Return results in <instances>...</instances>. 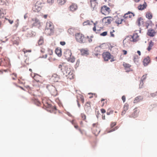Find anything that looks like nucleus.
Masks as SVG:
<instances>
[{"label": "nucleus", "instance_id": "79ce46f5", "mask_svg": "<svg viewBox=\"0 0 157 157\" xmlns=\"http://www.w3.org/2000/svg\"><path fill=\"white\" fill-rule=\"evenodd\" d=\"M91 107L90 106V102H86L85 106V108L86 109H89V108H90Z\"/></svg>", "mask_w": 157, "mask_h": 157}, {"label": "nucleus", "instance_id": "c85d7f7f", "mask_svg": "<svg viewBox=\"0 0 157 157\" xmlns=\"http://www.w3.org/2000/svg\"><path fill=\"white\" fill-rule=\"evenodd\" d=\"M67 0H57V3L59 6L64 5L66 2Z\"/></svg>", "mask_w": 157, "mask_h": 157}, {"label": "nucleus", "instance_id": "39448f33", "mask_svg": "<svg viewBox=\"0 0 157 157\" xmlns=\"http://www.w3.org/2000/svg\"><path fill=\"white\" fill-rule=\"evenodd\" d=\"M33 78L36 81V82L34 83V85H33V91H39L40 90V89L39 86H36L35 85L38 84L39 85V83L40 84L41 83L40 79L41 78L40 76H39L37 75H35L34 76Z\"/></svg>", "mask_w": 157, "mask_h": 157}, {"label": "nucleus", "instance_id": "dca6fc26", "mask_svg": "<svg viewBox=\"0 0 157 157\" xmlns=\"http://www.w3.org/2000/svg\"><path fill=\"white\" fill-rule=\"evenodd\" d=\"M103 58L105 61H108L111 58V55L108 52H104L102 54Z\"/></svg>", "mask_w": 157, "mask_h": 157}, {"label": "nucleus", "instance_id": "cd10ccee", "mask_svg": "<svg viewBox=\"0 0 157 157\" xmlns=\"http://www.w3.org/2000/svg\"><path fill=\"white\" fill-rule=\"evenodd\" d=\"M128 105L127 103H125L124 104L123 107V111L122 112V115L124 114L125 113L126 111L128 110Z\"/></svg>", "mask_w": 157, "mask_h": 157}, {"label": "nucleus", "instance_id": "c03bdc74", "mask_svg": "<svg viewBox=\"0 0 157 157\" xmlns=\"http://www.w3.org/2000/svg\"><path fill=\"white\" fill-rule=\"evenodd\" d=\"M22 51L24 52V54L25 55V56H27L28 55H27L26 54V53H27L28 52H31V50H27L25 49L24 48L22 50Z\"/></svg>", "mask_w": 157, "mask_h": 157}, {"label": "nucleus", "instance_id": "e433bc0d", "mask_svg": "<svg viewBox=\"0 0 157 157\" xmlns=\"http://www.w3.org/2000/svg\"><path fill=\"white\" fill-rule=\"evenodd\" d=\"M154 44V43L152 41H151L149 42V46L147 48V50L148 51H150L152 48V47H153Z\"/></svg>", "mask_w": 157, "mask_h": 157}, {"label": "nucleus", "instance_id": "c756f323", "mask_svg": "<svg viewBox=\"0 0 157 157\" xmlns=\"http://www.w3.org/2000/svg\"><path fill=\"white\" fill-rule=\"evenodd\" d=\"M132 38L133 39V41H136L139 40V36L137 33H135L132 36Z\"/></svg>", "mask_w": 157, "mask_h": 157}, {"label": "nucleus", "instance_id": "a19ab883", "mask_svg": "<svg viewBox=\"0 0 157 157\" xmlns=\"http://www.w3.org/2000/svg\"><path fill=\"white\" fill-rule=\"evenodd\" d=\"M101 102H102L101 105L102 107H103L105 103L106 104L108 101L107 99L103 98L101 99Z\"/></svg>", "mask_w": 157, "mask_h": 157}, {"label": "nucleus", "instance_id": "72a5a7b5", "mask_svg": "<svg viewBox=\"0 0 157 157\" xmlns=\"http://www.w3.org/2000/svg\"><path fill=\"white\" fill-rule=\"evenodd\" d=\"M48 59L50 62H52L56 60L55 56L52 54L49 56Z\"/></svg>", "mask_w": 157, "mask_h": 157}, {"label": "nucleus", "instance_id": "b1692460", "mask_svg": "<svg viewBox=\"0 0 157 157\" xmlns=\"http://www.w3.org/2000/svg\"><path fill=\"white\" fill-rule=\"evenodd\" d=\"M80 52L82 55H86L89 54V51L87 49H82L80 50Z\"/></svg>", "mask_w": 157, "mask_h": 157}, {"label": "nucleus", "instance_id": "f03ea898", "mask_svg": "<svg viewBox=\"0 0 157 157\" xmlns=\"http://www.w3.org/2000/svg\"><path fill=\"white\" fill-rule=\"evenodd\" d=\"M42 102L43 104V108H47L48 111H49L51 113L55 112L56 109V108L55 106H52L50 104V101L47 98H44L42 100Z\"/></svg>", "mask_w": 157, "mask_h": 157}, {"label": "nucleus", "instance_id": "680f3d73", "mask_svg": "<svg viewBox=\"0 0 157 157\" xmlns=\"http://www.w3.org/2000/svg\"><path fill=\"white\" fill-rule=\"evenodd\" d=\"M65 42L64 41H61L60 42V44L62 45H64L65 44Z\"/></svg>", "mask_w": 157, "mask_h": 157}, {"label": "nucleus", "instance_id": "8fccbe9b", "mask_svg": "<svg viewBox=\"0 0 157 157\" xmlns=\"http://www.w3.org/2000/svg\"><path fill=\"white\" fill-rule=\"evenodd\" d=\"M150 95L152 97H154L157 96V91L155 93H151V94Z\"/></svg>", "mask_w": 157, "mask_h": 157}, {"label": "nucleus", "instance_id": "052dcab7", "mask_svg": "<svg viewBox=\"0 0 157 157\" xmlns=\"http://www.w3.org/2000/svg\"><path fill=\"white\" fill-rule=\"evenodd\" d=\"M144 83L141 80V82L140 84V88H142L143 87Z\"/></svg>", "mask_w": 157, "mask_h": 157}, {"label": "nucleus", "instance_id": "7c9ffc66", "mask_svg": "<svg viewBox=\"0 0 157 157\" xmlns=\"http://www.w3.org/2000/svg\"><path fill=\"white\" fill-rule=\"evenodd\" d=\"M123 21V19L119 17H117L115 21V23L117 24V26L119 24H121Z\"/></svg>", "mask_w": 157, "mask_h": 157}, {"label": "nucleus", "instance_id": "0eeeda50", "mask_svg": "<svg viewBox=\"0 0 157 157\" xmlns=\"http://www.w3.org/2000/svg\"><path fill=\"white\" fill-rule=\"evenodd\" d=\"M43 6V3L40 1H37L33 8V10L35 12H38L42 9Z\"/></svg>", "mask_w": 157, "mask_h": 157}, {"label": "nucleus", "instance_id": "603ef678", "mask_svg": "<svg viewBox=\"0 0 157 157\" xmlns=\"http://www.w3.org/2000/svg\"><path fill=\"white\" fill-rule=\"evenodd\" d=\"M147 74H145V75H144L142 77L141 79V80L143 82L145 79V78H146Z\"/></svg>", "mask_w": 157, "mask_h": 157}, {"label": "nucleus", "instance_id": "c9c22d12", "mask_svg": "<svg viewBox=\"0 0 157 157\" xmlns=\"http://www.w3.org/2000/svg\"><path fill=\"white\" fill-rule=\"evenodd\" d=\"M77 98L78 100L79 101V100H81L82 101V103H83L84 102V98L83 96L81 95H79V96H78L77 97Z\"/></svg>", "mask_w": 157, "mask_h": 157}, {"label": "nucleus", "instance_id": "1a4fd4ad", "mask_svg": "<svg viewBox=\"0 0 157 157\" xmlns=\"http://www.w3.org/2000/svg\"><path fill=\"white\" fill-rule=\"evenodd\" d=\"M47 88L52 95L54 96L57 95L58 92L55 87L52 85H49L47 86Z\"/></svg>", "mask_w": 157, "mask_h": 157}, {"label": "nucleus", "instance_id": "5fc2aeb1", "mask_svg": "<svg viewBox=\"0 0 157 157\" xmlns=\"http://www.w3.org/2000/svg\"><path fill=\"white\" fill-rule=\"evenodd\" d=\"M116 122H112L110 126L112 128L113 127H114L116 125Z\"/></svg>", "mask_w": 157, "mask_h": 157}, {"label": "nucleus", "instance_id": "6e6d98bb", "mask_svg": "<svg viewBox=\"0 0 157 157\" xmlns=\"http://www.w3.org/2000/svg\"><path fill=\"white\" fill-rule=\"evenodd\" d=\"M28 29V28L26 26H24L22 28V31H25L27 29Z\"/></svg>", "mask_w": 157, "mask_h": 157}, {"label": "nucleus", "instance_id": "6ab92c4d", "mask_svg": "<svg viewBox=\"0 0 157 157\" xmlns=\"http://www.w3.org/2000/svg\"><path fill=\"white\" fill-rule=\"evenodd\" d=\"M147 6V3L145 2H144V3L143 5H140L138 7V9L139 10H142L145 9Z\"/></svg>", "mask_w": 157, "mask_h": 157}, {"label": "nucleus", "instance_id": "5701e85b", "mask_svg": "<svg viewBox=\"0 0 157 157\" xmlns=\"http://www.w3.org/2000/svg\"><path fill=\"white\" fill-rule=\"evenodd\" d=\"M143 98V97L141 96H139L136 97L134 100V103H137L142 100Z\"/></svg>", "mask_w": 157, "mask_h": 157}, {"label": "nucleus", "instance_id": "ddd939ff", "mask_svg": "<svg viewBox=\"0 0 157 157\" xmlns=\"http://www.w3.org/2000/svg\"><path fill=\"white\" fill-rule=\"evenodd\" d=\"M90 6L92 10H94L97 8L98 5V0H90Z\"/></svg>", "mask_w": 157, "mask_h": 157}, {"label": "nucleus", "instance_id": "bf43d9fd", "mask_svg": "<svg viewBox=\"0 0 157 157\" xmlns=\"http://www.w3.org/2000/svg\"><path fill=\"white\" fill-rule=\"evenodd\" d=\"M122 99L123 102H124L126 100V97L124 95H123L122 97Z\"/></svg>", "mask_w": 157, "mask_h": 157}, {"label": "nucleus", "instance_id": "f257e3e1", "mask_svg": "<svg viewBox=\"0 0 157 157\" xmlns=\"http://www.w3.org/2000/svg\"><path fill=\"white\" fill-rule=\"evenodd\" d=\"M58 67L61 69L63 74L67 77L68 78L72 79L74 78V71L71 66L65 63H62L59 65Z\"/></svg>", "mask_w": 157, "mask_h": 157}, {"label": "nucleus", "instance_id": "6e6552de", "mask_svg": "<svg viewBox=\"0 0 157 157\" xmlns=\"http://www.w3.org/2000/svg\"><path fill=\"white\" fill-rule=\"evenodd\" d=\"M92 130L94 134L96 136L98 135L100 132L99 125L98 123L93 124Z\"/></svg>", "mask_w": 157, "mask_h": 157}, {"label": "nucleus", "instance_id": "393cba45", "mask_svg": "<svg viewBox=\"0 0 157 157\" xmlns=\"http://www.w3.org/2000/svg\"><path fill=\"white\" fill-rule=\"evenodd\" d=\"M150 58L149 57H147L145 58L143 60V62L144 65L145 66H147L150 63Z\"/></svg>", "mask_w": 157, "mask_h": 157}, {"label": "nucleus", "instance_id": "49530a36", "mask_svg": "<svg viewBox=\"0 0 157 157\" xmlns=\"http://www.w3.org/2000/svg\"><path fill=\"white\" fill-rule=\"evenodd\" d=\"M81 117L82 120L86 121V116L85 114L84 113H81Z\"/></svg>", "mask_w": 157, "mask_h": 157}, {"label": "nucleus", "instance_id": "3c124183", "mask_svg": "<svg viewBox=\"0 0 157 157\" xmlns=\"http://www.w3.org/2000/svg\"><path fill=\"white\" fill-rule=\"evenodd\" d=\"M54 0H47V2L49 4L52 5L54 2Z\"/></svg>", "mask_w": 157, "mask_h": 157}, {"label": "nucleus", "instance_id": "ea45409f", "mask_svg": "<svg viewBox=\"0 0 157 157\" xmlns=\"http://www.w3.org/2000/svg\"><path fill=\"white\" fill-rule=\"evenodd\" d=\"M137 22L139 25H143L144 22L142 18L140 17L138 19Z\"/></svg>", "mask_w": 157, "mask_h": 157}, {"label": "nucleus", "instance_id": "a18cd8bd", "mask_svg": "<svg viewBox=\"0 0 157 157\" xmlns=\"http://www.w3.org/2000/svg\"><path fill=\"white\" fill-rule=\"evenodd\" d=\"M98 23V22H96L95 23H94V26L93 28V30L95 32L96 31V27H97V25Z\"/></svg>", "mask_w": 157, "mask_h": 157}, {"label": "nucleus", "instance_id": "69168bd1", "mask_svg": "<svg viewBox=\"0 0 157 157\" xmlns=\"http://www.w3.org/2000/svg\"><path fill=\"white\" fill-rule=\"evenodd\" d=\"M72 30H73V29H69L68 30V32L70 33L71 32Z\"/></svg>", "mask_w": 157, "mask_h": 157}, {"label": "nucleus", "instance_id": "4c0bfd02", "mask_svg": "<svg viewBox=\"0 0 157 157\" xmlns=\"http://www.w3.org/2000/svg\"><path fill=\"white\" fill-rule=\"evenodd\" d=\"M39 45H41L44 43V38L43 37L41 36L40 37L38 42Z\"/></svg>", "mask_w": 157, "mask_h": 157}, {"label": "nucleus", "instance_id": "412c9836", "mask_svg": "<svg viewBox=\"0 0 157 157\" xmlns=\"http://www.w3.org/2000/svg\"><path fill=\"white\" fill-rule=\"evenodd\" d=\"M47 54H46L44 56H43V58H46L47 57L48 55L50 56L53 54V51L52 50L49 48H47Z\"/></svg>", "mask_w": 157, "mask_h": 157}, {"label": "nucleus", "instance_id": "423d86ee", "mask_svg": "<svg viewBox=\"0 0 157 157\" xmlns=\"http://www.w3.org/2000/svg\"><path fill=\"white\" fill-rule=\"evenodd\" d=\"M75 38L77 41L80 43H84L86 41V38L82 34L80 33L76 34Z\"/></svg>", "mask_w": 157, "mask_h": 157}, {"label": "nucleus", "instance_id": "de8ad7c7", "mask_svg": "<svg viewBox=\"0 0 157 157\" xmlns=\"http://www.w3.org/2000/svg\"><path fill=\"white\" fill-rule=\"evenodd\" d=\"M47 48H45L43 47L41 48L40 50L41 52L42 53L46 52L47 51Z\"/></svg>", "mask_w": 157, "mask_h": 157}, {"label": "nucleus", "instance_id": "0e129e2a", "mask_svg": "<svg viewBox=\"0 0 157 157\" xmlns=\"http://www.w3.org/2000/svg\"><path fill=\"white\" fill-rule=\"evenodd\" d=\"M122 52L124 55H125L127 54V51L125 50H123Z\"/></svg>", "mask_w": 157, "mask_h": 157}, {"label": "nucleus", "instance_id": "aec40b11", "mask_svg": "<svg viewBox=\"0 0 157 157\" xmlns=\"http://www.w3.org/2000/svg\"><path fill=\"white\" fill-rule=\"evenodd\" d=\"M36 34V33L31 30H29L28 31L27 36L28 37H30L35 36Z\"/></svg>", "mask_w": 157, "mask_h": 157}, {"label": "nucleus", "instance_id": "a878e982", "mask_svg": "<svg viewBox=\"0 0 157 157\" xmlns=\"http://www.w3.org/2000/svg\"><path fill=\"white\" fill-rule=\"evenodd\" d=\"M52 78L54 82H58L59 78V76L55 74H54L52 75Z\"/></svg>", "mask_w": 157, "mask_h": 157}, {"label": "nucleus", "instance_id": "13d9d810", "mask_svg": "<svg viewBox=\"0 0 157 157\" xmlns=\"http://www.w3.org/2000/svg\"><path fill=\"white\" fill-rule=\"evenodd\" d=\"M117 129V128L116 127L112 129L111 130L108 131V132H113Z\"/></svg>", "mask_w": 157, "mask_h": 157}, {"label": "nucleus", "instance_id": "2f4dec72", "mask_svg": "<svg viewBox=\"0 0 157 157\" xmlns=\"http://www.w3.org/2000/svg\"><path fill=\"white\" fill-rule=\"evenodd\" d=\"M93 23V21H92L87 20L83 23V25L84 26L90 25H91Z\"/></svg>", "mask_w": 157, "mask_h": 157}, {"label": "nucleus", "instance_id": "4be33fe9", "mask_svg": "<svg viewBox=\"0 0 157 157\" xmlns=\"http://www.w3.org/2000/svg\"><path fill=\"white\" fill-rule=\"evenodd\" d=\"M156 33L155 30L153 29H149L147 32V35L150 36H154Z\"/></svg>", "mask_w": 157, "mask_h": 157}, {"label": "nucleus", "instance_id": "37998d69", "mask_svg": "<svg viewBox=\"0 0 157 157\" xmlns=\"http://www.w3.org/2000/svg\"><path fill=\"white\" fill-rule=\"evenodd\" d=\"M34 102L35 104L37 106H40L41 104L40 102L37 99H35L34 101Z\"/></svg>", "mask_w": 157, "mask_h": 157}, {"label": "nucleus", "instance_id": "9d476101", "mask_svg": "<svg viewBox=\"0 0 157 157\" xmlns=\"http://www.w3.org/2000/svg\"><path fill=\"white\" fill-rule=\"evenodd\" d=\"M10 64V60L7 58L2 59L0 60V66L9 67Z\"/></svg>", "mask_w": 157, "mask_h": 157}, {"label": "nucleus", "instance_id": "9b49d317", "mask_svg": "<svg viewBox=\"0 0 157 157\" xmlns=\"http://www.w3.org/2000/svg\"><path fill=\"white\" fill-rule=\"evenodd\" d=\"M110 11V8L104 5L101 7V12L105 15L109 14Z\"/></svg>", "mask_w": 157, "mask_h": 157}, {"label": "nucleus", "instance_id": "f8f14e48", "mask_svg": "<svg viewBox=\"0 0 157 157\" xmlns=\"http://www.w3.org/2000/svg\"><path fill=\"white\" fill-rule=\"evenodd\" d=\"M113 18L111 17H106L103 18L102 20V23L105 25H107L110 24L113 20Z\"/></svg>", "mask_w": 157, "mask_h": 157}, {"label": "nucleus", "instance_id": "bb28decb", "mask_svg": "<svg viewBox=\"0 0 157 157\" xmlns=\"http://www.w3.org/2000/svg\"><path fill=\"white\" fill-rule=\"evenodd\" d=\"M56 53L59 57H60L62 56L61 49L60 48H56L55 51Z\"/></svg>", "mask_w": 157, "mask_h": 157}, {"label": "nucleus", "instance_id": "f3484780", "mask_svg": "<svg viewBox=\"0 0 157 157\" xmlns=\"http://www.w3.org/2000/svg\"><path fill=\"white\" fill-rule=\"evenodd\" d=\"M11 41L13 44L18 45L20 41V39L19 37L16 35L13 36Z\"/></svg>", "mask_w": 157, "mask_h": 157}, {"label": "nucleus", "instance_id": "2eb2a0df", "mask_svg": "<svg viewBox=\"0 0 157 157\" xmlns=\"http://www.w3.org/2000/svg\"><path fill=\"white\" fill-rule=\"evenodd\" d=\"M31 23L33 26H39L40 25V22L39 20L36 18H33L32 19Z\"/></svg>", "mask_w": 157, "mask_h": 157}, {"label": "nucleus", "instance_id": "58836bf2", "mask_svg": "<svg viewBox=\"0 0 157 157\" xmlns=\"http://www.w3.org/2000/svg\"><path fill=\"white\" fill-rule=\"evenodd\" d=\"M11 76L12 79L13 80H16L17 79V74L15 73H13L11 74Z\"/></svg>", "mask_w": 157, "mask_h": 157}, {"label": "nucleus", "instance_id": "e2e57ef3", "mask_svg": "<svg viewBox=\"0 0 157 157\" xmlns=\"http://www.w3.org/2000/svg\"><path fill=\"white\" fill-rule=\"evenodd\" d=\"M101 112L102 113H105V112H106L105 110V109H101Z\"/></svg>", "mask_w": 157, "mask_h": 157}, {"label": "nucleus", "instance_id": "7ed1b4c3", "mask_svg": "<svg viewBox=\"0 0 157 157\" xmlns=\"http://www.w3.org/2000/svg\"><path fill=\"white\" fill-rule=\"evenodd\" d=\"M64 56L65 59L68 62L72 63L75 62V58L72 55L71 51L69 49L66 50L64 53Z\"/></svg>", "mask_w": 157, "mask_h": 157}, {"label": "nucleus", "instance_id": "4d7b16f0", "mask_svg": "<svg viewBox=\"0 0 157 157\" xmlns=\"http://www.w3.org/2000/svg\"><path fill=\"white\" fill-rule=\"evenodd\" d=\"M100 48V46L96 47L95 49V50L96 51H97V52H99L100 50H99V48Z\"/></svg>", "mask_w": 157, "mask_h": 157}, {"label": "nucleus", "instance_id": "864d4df0", "mask_svg": "<svg viewBox=\"0 0 157 157\" xmlns=\"http://www.w3.org/2000/svg\"><path fill=\"white\" fill-rule=\"evenodd\" d=\"M107 32H104L100 34V35L102 36H105L107 35Z\"/></svg>", "mask_w": 157, "mask_h": 157}, {"label": "nucleus", "instance_id": "f704fd0d", "mask_svg": "<svg viewBox=\"0 0 157 157\" xmlns=\"http://www.w3.org/2000/svg\"><path fill=\"white\" fill-rule=\"evenodd\" d=\"M4 13L3 12V10L2 9H0V18H2V20H3L4 19H6V18H4Z\"/></svg>", "mask_w": 157, "mask_h": 157}, {"label": "nucleus", "instance_id": "09e8293b", "mask_svg": "<svg viewBox=\"0 0 157 157\" xmlns=\"http://www.w3.org/2000/svg\"><path fill=\"white\" fill-rule=\"evenodd\" d=\"M123 65L125 68H128L131 67V65L130 64L126 63H124Z\"/></svg>", "mask_w": 157, "mask_h": 157}, {"label": "nucleus", "instance_id": "4468645a", "mask_svg": "<svg viewBox=\"0 0 157 157\" xmlns=\"http://www.w3.org/2000/svg\"><path fill=\"white\" fill-rule=\"evenodd\" d=\"M78 8V6L77 4L75 3H71L68 8L69 10L72 12H74L77 10Z\"/></svg>", "mask_w": 157, "mask_h": 157}, {"label": "nucleus", "instance_id": "473e14b6", "mask_svg": "<svg viewBox=\"0 0 157 157\" xmlns=\"http://www.w3.org/2000/svg\"><path fill=\"white\" fill-rule=\"evenodd\" d=\"M146 16L148 19H151L152 18L153 15L151 13L149 12H147L146 13Z\"/></svg>", "mask_w": 157, "mask_h": 157}, {"label": "nucleus", "instance_id": "774afa93", "mask_svg": "<svg viewBox=\"0 0 157 157\" xmlns=\"http://www.w3.org/2000/svg\"><path fill=\"white\" fill-rule=\"evenodd\" d=\"M8 21L10 24H12L13 23V21L11 20H8Z\"/></svg>", "mask_w": 157, "mask_h": 157}, {"label": "nucleus", "instance_id": "20e7f679", "mask_svg": "<svg viewBox=\"0 0 157 157\" xmlns=\"http://www.w3.org/2000/svg\"><path fill=\"white\" fill-rule=\"evenodd\" d=\"M54 25L52 23L51 21L46 23L45 32L48 35H50L53 33Z\"/></svg>", "mask_w": 157, "mask_h": 157}, {"label": "nucleus", "instance_id": "338daca9", "mask_svg": "<svg viewBox=\"0 0 157 157\" xmlns=\"http://www.w3.org/2000/svg\"><path fill=\"white\" fill-rule=\"evenodd\" d=\"M1 2L2 3V4H3L5 2L6 0H0Z\"/></svg>", "mask_w": 157, "mask_h": 157}, {"label": "nucleus", "instance_id": "a211bd4d", "mask_svg": "<svg viewBox=\"0 0 157 157\" xmlns=\"http://www.w3.org/2000/svg\"><path fill=\"white\" fill-rule=\"evenodd\" d=\"M135 15L134 13L128 11L127 13H125L123 16L124 19H127L128 18H131L134 17Z\"/></svg>", "mask_w": 157, "mask_h": 157}]
</instances>
